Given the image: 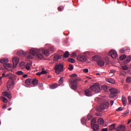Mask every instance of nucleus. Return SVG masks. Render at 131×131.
Segmentation results:
<instances>
[{"instance_id": "nucleus-1", "label": "nucleus", "mask_w": 131, "mask_h": 131, "mask_svg": "<svg viewBox=\"0 0 131 131\" xmlns=\"http://www.w3.org/2000/svg\"><path fill=\"white\" fill-rule=\"evenodd\" d=\"M103 89L104 92L108 91V88L106 85H101L98 83H94L93 85L90 86L89 89L90 91L95 92V93L98 94L99 93L102 89Z\"/></svg>"}, {"instance_id": "nucleus-2", "label": "nucleus", "mask_w": 131, "mask_h": 131, "mask_svg": "<svg viewBox=\"0 0 131 131\" xmlns=\"http://www.w3.org/2000/svg\"><path fill=\"white\" fill-rule=\"evenodd\" d=\"M70 83H71V89H73V90H75L77 89V83L79 81H81V79L79 78H77V79H71L69 80Z\"/></svg>"}, {"instance_id": "nucleus-3", "label": "nucleus", "mask_w": 131, "mask_h": 131, "mask_svg": "<svg viewBox=\"0 0 131 131\" xmlns=\"http://www.w3.org/2000/svg\"><path fill=\"white\" fill-rule=\"evenodd\" d=\"M17 55H18V56H25V57H27V59H32V55L29 54V52H24V51L20 50L19 51L17 52Z\"/></svg>"}, {"instance_id": "nucleus-4", "label": "nucleus", "mask_w": 131, "mask_h": 131, "mask_svg": "<svg viewBox=\"0 0 131 131\" xmlns=\"http://www.w3.org/2000/svg\"><path fill=\"white\" fill-rule=\"evenodd\" d=\"M90 55V52H85L83 55H80L77 58L78 61H80L81 62H85L86 61V57Z\"/></svg>"}, {"instance_id": "nucleus-5", "label": "nucleus", "mask_w": 131, "mask_h": 131, "mask_svg": "<svg viewBox=\"0 0 131 131\" xmlns=\"http://www.w3.org/2000/svg\"><path fill=\"white\" fill-rule=\"evenodd\" d=\"M109 106V103L108 102H104L103 104H101L100 105H99L97 107V111L99 112H102L103 110L108 108Z\"/></svg>"}, {"instance_id": "nucleus-6", "label": "nucleus", "mask_w": 131, "mask_h": 131, "mask_svg": "<svg viewBox=\"0 0 131 131\" xmlns=\"http://www.w3.org/2000/svg\"><path fill=\"white\" fill-rule=\"evenodd\" d=\"M97 63L99 66H104L105 65V63H106V65H108V59L107 58H101L97 60Z\"/></svg>"}, {"instance_id": "nucleus-7", "label": "nucleus", "mask_w": 131, "mask_h": 131, "mask_svg": "<svg viewBox=\"0 0 131 131\" xmlns=\"http://www.w3.org/2000/svg\"><path fill=\"white\" fill-rule=\"evenodd\" d=\"M110 92H111V94H110V98H115L117 96V94L118 93V91L115 89H110Z\"/></svg>"}, {"instance_id": "nucleus-8", "label": "nucleus", "mask_w": 131, "mask_h": 131, "mask_svg": "<svg viewBox=\"0 0 131 131\" xmlns=\"http://www.w3.org/2000/svg\"><path fill=\"white\" fill-rule=\"evenodd\" d=\"M38 53H39V50L36 49H32L30 50V53H29V55L32 56L33 58V56H35V55H37Z\"/></svg>"}, {"instance_id": "nucleus-9", "label": "nucleus", "mask_w": 131, "mask_h": 131, "mask_svg": "<svg viewBox=\"0 0 131 131\" xmlns=\"http://www.w3.org/2000/svg\"><path fill=\"white\" fill-rule=\"evenodd\" d=\"M108 55L112 57L113 59H116V57H117V52H116L115 50H112L108 53Z\"/></svg>"}, {"instance_id": "nucleus-10", "label": "nucleus", "mask_w": 131, "mask_h": 131, "mask_svg": "<svg viewBox=\"0 0 131 131\" xmlns=\"http://www.w3.org/2000/svg\"><path fill=\"white\" fill-rule=\"evenodd\" d=\"M64 67L63 66H55L54 67V70L55 71V73L57 74H60V73L62 72L63 71V68Z\"/></svg>"}, {"instance_id": "nucleus-11", "label": "nucleus", "mask_w": 131, "mask_h": 131, "mask_svg": "<svg viewBox=\"0 0 131 131\" xmlns=\"http://www.w3.org/2000/svg\"><path fill=\"white\" fill-rule=\"evenodd\" d=\"M8 62H9V59L7 58L0 59V63L3 64V66H5L6 65L10 66V63H7Z\"/></svg>"}, {"instance_id": "nucleus-12", "label": "nucleus", "mask_w": 131, "mask_h": 131, "mask_svg": "<svg viewBox=\"0 0 131 131\" xmlns=\"http://www.w3.org/2000/svg\"><path fill=\"white\" fill-rule=\"evenodd\" d=\"M12 86H14V80H13L12 79H10L7 82V90L9 91L10 88H12Z\"/></svg>"}, {"instance_id": "nucleus-13", "label": "nucleus", "mask_w": 131, "mask_h": 131, "mask_svg": "<svg viewBox=\"0 0 131 131\" xmlns=\"http://www.w3.org/2000/svg\"><path fill=\"white\" fill-rule=\"evenodd\" d=\"M125 125H119L116 128V131H125Z\"/></svg>"}, {"instance_id": "nucleus-14", "label": "nucleus", "mask_w": 131, "mask_h": 131, "mask_svg": "<svg viewBox=\"0 0 131 131\" xmlns=\"http://www.w3.org/2000/svg\"><path fill=\"white\" fill-rule=\"evenodd\" d=\"M84 94L87 97H91L93 95V93L90 91V89H84Z\"/></svg>"}, {"instance_id": "nucleus-15", "label": "nucleus", "mask_w": 131, "mask_h": 131, "mask_svg": "<svg viewBox=\"0 0 131 131\" xmlns=\"http://www.w3.org/2000/svg\"><path fill=\"white\" fill-rule=\"evenodd\" d=\"M12 62H13V66H17L18 65V63H19V58L18 57H14L12 59Z\"/></svg>"}, {"instance_id": "nucleus-16", "label": "nucleus", "mask_w": 131, "mask_h": 131, "mask_svg": "<svg viewBox=\"0 0 131 131\" xmlns=\"http://www.w3.org/2000/svg\"><path fill=\"white\" fill-rule=\"evenodd\" d=\"M105 81L112 84H115L116 83L115 80L112 78H106Z\"/></svg>"}, {"instance_id": "nucleus-17", "label": "nucleus", "mask_w": 131, "mask_h": 131, "mask_svg": "<svg viewBox=\"0 0 131 131\" xmlns=\"http://www.w3.org/2000/svg\"><path fill=\"white\" fill-rule=\"evenodd\" d=\"M116 125L115 124H113L109 126V130L111 131H116V128H115V126Z\"/></svg>"}, {"instance_id": "nucleus-18", "label": "nucleus", "mask_w": 131, "mask_h": 131, "mask_svg": "<svg viewBox=\"0 0 131 131\" xmlns=\"http://www.w3.org/2000/svg\"><path fill=\"white\" fill-rule=\"evenodd\" d=\"M41 52H42V54L45 55V56H46V57L50 56V52L47 50L43 49L42 50Z\"/></svg>"}, {"instance_id": "nucleus-19", "label": "nucleus", "mask_w": 131, "mask_h": 131, "mask_svg": "<svg viewBox=\"0 0 131 131\" xmlns=\"http://www.w3.org/2000/svg\"><path fill=\"white\" fill-rule=\"evenodd\" d=\"M5 69L9 71H12L14 69L16 68L15 66H5Z\"/></svg>"}, {"instance_id": "nucleus-20", "label": "nucleus", "mask_w": 131, "mask_h": 131, "mask_svg": "<svg viewBox=\"0 0 131 131\" xmlns=\"http://www.w3.org/2000/svg\"><path fill=\"white\" fill-rule=\"evenodd\" d=\"M92 126V129H93L94 130H97L99 128V125L97 124H91Z\"/></svg>"}, {"instance_id": "nucleus-21", "label": "nucleus", "mask_w": 131, "mask_h": 131, "mask_svg": "<svg viewBox=\"0 0 131 131\" xmlns=\"http://www.w3.org/2000/svg\"><path fill=\"white\" fill-rule=\"evenodd\" d=\"M131 60V56L130 55H129L126 59L125 60V61H124L123 62V64L124 65H126V64H127V63H128V62H129Z\"/></svg>"}, {"instance_id": "nucleus-22", "label": "nucleus", "mask_w": 131, "mask_h": 131, "mask_svg": "<svg viewBox=\"0 0 131 131\" xmlns=\"http://www.w3.org/2000/svg\"><path fill=\"white\" fill-rule=\"evenodd\" d=\"M121 99H122V102L123 103V105L124 106H125V105H126V103H127L126 98H125L124 96H122Z\"/></svg>"}, {"instance_id": "nucleus-23", "label": "nucleus", "mask_w": 131, "mask_h": 131, "mask_svg": "<svg viewBox=\"0 0 131 131\" xmlns=\"http://www.w3.org/2000/svg\"><path fill=\"white\" fill-rule=\"evenodd\" d=\"M32 80H33L32 79H27L25 81V84H26L27 86L30 85V84L32 83Z\"/></svg>"}, {"instance_id": "nucleus-24", "label": "nucleus", "mask_w": 131, "mask_h": 131, "mask_svg": "<svg viewBox=\"0 0 131 131\" xmlns=\"http://www.w3.org/2000/svg\"><path fill=\"white\" fill-rule=\"evenodd\" d=\"M3 95L5 96V97L8 98L9 99H10L11 98V94L8 93V92H3Z\"/></svg>"}, {"instance_id": "nucleus-25", "label": "nucleus", "mask_w": 131, "mask_h": 131, "mask_svg": "<svg viewBox=\"0 0 131 131\" xmlns=\"http://www.w3.org/2000/svg\"><path fill=\"white\" fill-rule=\"evenodd\" d=\"M98 123L99 125H104V120L102 118H99L98 119Z\"/></svg>"}, {"instance_id": "nucleus-26", "label": "nucleus", "mask_w": 131, "mask_h": 131, "mask_svg": "<svg viewBox=\"0 0 131 131\" xmlns=\"http://www.w3.org/2000/svg\"><path fill=\"white\" fill-rule=\"evenodd\" d=\"M61 58V56L60 55H55L54 57V61H58V60H60Z\"/></svg>"}, {"instance_id": "nucleus-27", "label": "nucleus", "mask_w": 131, "mask_h": 131, "mask_svg": "<svg viewBox=\"0 0 131 131\" xmlns=\"http://www.w3.org/2000/svg\"><path fill=\"white\" fill-rule=\"evenodd\" d=\"M49 50L50 53L51 54H53V53H54V46H50L49 48Z\"/></svg>"}, {"instance_id": "nucleus-28", "label": "nucleus", "mask_w": 131, "mask_h": 131, "mask_svg": "<svg viewBox=\"0 0 131 131\" xmlns=\"http://www.w3.org/2000/svg\"><path fill=\"white\" fill-rule=\"evenodd\" d=\"M41 70L40 72L41 74H43V75L48 74V72L46 71V69L41 68Z\"/></svg>"}, {"instance_id": "nucleus-29", "label": "nucleus", "mask_w": 131, "mask_h": 131, "mask_svg": "<svg viewBox=\"0 0 131 131\" xmlns=\"http://www.w3.org/2000/svg\"><path fill=\"white\" fill-rule=\"evenodd\" d=\"M37 57L39 59V60H41V59H42V58H43V55H42V54H39V53H37Z\"/></svg>"}, {"instance_id": "nucleus-30", "label": "nucleus", "mask_w": 131, "mask_h": 131, "mask_svg": "<svg viewBox=\"0 0 131 131\" xmlns=\"http://www.w3.org/2000/svg\"><path fill=\"white\" fill-rule=\"evenodd\" d=\"M31 83H32L33 85H36L38 84V80H37L36 79H33Z\"/></svg>"}, {"instance_id": "nucleus-31", "label": "nucleus", "mask_w": 131, "mask_h": 131, "mask_svg": "<svg viewBox=\"0 0 131 131\" xmlns=\"http://www.w3.org/2000/svg\"><path fill=\"white\" fill-rule=\"evenodd\" d=\"M81 122L83 125H84L86 123V119L85 117L82 118L81 120Z\"/></svg>"}, {"instance_id": "nucleus-32", "label": "nucleus", "mask_w": 131, "mask_h": 131, "mask_svg": "<svg viewBox=\"0 0 131 131\" xmlns=\"http://www.w3.org/2000/svg\"><path fill=\"white\" fill-rule=\"evenodd\" d=\"M125 58H126V56L123 54L122 56H120L119 59L120 60H121V61H123V60H124Z\"/></svg>"}, {"instance_id": "nucleus-33", "label": "nucleus", "mask_w": 131, "mask_h": 131, "mask_svg": "<svg viewBox=\"0 0 131 131\" xmlns=\"http://www.w3.org/2000/svg\"><path fill=\"white\" fill-rule=\"evenodd\" d=\"M63 56H64V58H68V57H69V52L66 51L64 53Z\"/></svg>"}, {"instance_id": "nucleus-34", "label": "nucleus", "mask_w": 131, "mask_h": 131, "mask_svg": "<svg viewBox=\"0 0 131 131\" xmlns=\"http://www.w3.org/2000/svg\"><path fill=\"white\" fill-rule=\"evenodd\" d=\"M98 59H99V56L98 55H95L92 57V60L93 61H97V60H98Z\"/></svg>"}, {"instance_id": "nucleus-35", "label": "nucleus", "mask_w": 131, "mask_h": 131, "mask_svg": "<svg viewBox=\"0 0 131 131\" xmlns=\"http://www.w3.org/2000/svg\"><path fill=\"white\" fill-rule=\"evenodd\" d=\"M96 119L93 118V119H92L91 125L96 124Z\"/></svg>"}, {"instance_id": "nucleus-36", "label": "nucleus", "mask_w": 131, "mask_h": 131, "mask_svg": "<svg viewBox=\"0 0 131 131\" xmlns=\"http://www.w3.org/2000/svg\"><path fill=\"white\" fill-rule=\"evenodd\" d=\"M68 61L70 63H75V60L73 58H68Z\"/></svg>"}, {"instance_id": "nucleus-37", "label": "nucleus", "mask_w": 131, "mask_h": 131, "mask_svg": "<svg viewBox=\"0 0 131 131\" xmlns=\"http://www.w3.org/2000/svg\"><path fill=\"white\" fill-rule=\"evenodd\" d=\"M131 82V77H127L126 78V83H130Z\"/></svg>"}, {"instance_id": "nucleus-38", "label": "nucleus", "mask_w": 131, "mask_h": 131, "mask_svg": "<svg viewBox=\"0 0 131 131\" xmlns=\"http://www.w3.org/2000/svg\"><path fill=\"white\" fill-rule=\"evenodd\" d=\"M121 69L123 70L124 71H126L128 70V67L127 66H122Z\"/></svg>"}, {"instance_id": "nucleus-39", "label": "nucleus", "mask_w": 131, "mask_h": 131, "mask_svg": "<svg viewBox=\"0 0 131 131\" xmlns=\"http://www.w3.org/2000/svg\"><path fill=\"white\" fill-rule=\"evenodd\" d=\"M57 87H58L57 85L56 84H54L51 85L50 88L51 89H56V88H57Z\"/></svg>"}, {"instance_id": "nucleus-40", "label": "nucleus", "mask_w": 131, "mask_h": 131, "mask_svg": "<svg viewBox=\"0 0 131 131\" xmlns=\"http://www.w3.org/2000/svg\"><path fill=\"white\" fill-rule=\"evenodd\" d=\"M17 75H23L24 74V73L23 72V71H17L16 73Z\"/></svg>"}, {"instance_id": "nucleus-41", "label": "nucleus", "mask_w": 131, "mask_h": 131, "mask_svg": "<svg viewBox=\"0 0 131 131\" xmlns=\"http://www.w3.org/2000/svg\"><path fill=\"white\" fill-rule=\"evenodd\" d=\"M1 100H2L3 102H4L5 103H6L7 102H8V100L7 99V98H6L5 97H3L1 99Z\"/></svg>"}, {"instance_id": "nucleus-42", "label": "nucleus", "mask_w": 131, "mask_h": 131, "mask_svg": "<svg viewBox=\"0 0 131 131\" xmlns=\"http://www.w3.org/2000/svg\"><path fill=\"white\" fill-rule=\"evenodd\" d=\"M77 76H78V75H77L76 74H73L70 75V77H71V78H75V77H77Z\"/></svg>"}, {"instance_id": "nucleus-43", "label": "nucleus", "mask_w": 131, "mask_h": 131, "mask_svg": "<svg viewBox=\"0 0 131 131\" xmlns=\"http://www.w3.org/2000/svg\"><path fill=\"white\" fill-rule=\"evenodd\" d=\"M96 101L97 102H102V99L100 98H99V97H97L96 99Z\"/></svg>"}, {"instance_id": "nucleus-44", "label": "nucleus", "mask_w": 131, "mask_h": 131, "mask_svg": "<svg viewBox=\"0 0 131 131\" xmlns=\"http://www.w3.org/2000/svg\"><path fill=\"white\" fill-rule=\"evenodd\" d=\"M63 83V77H61L59 80V84L61 85Z\"/></svg>"}, {"instance_id": "nucleus-45", "label": "nucleus", "mask_w": 131, "mask_h": 131, "mask_svg": "<svg viewBox=\"0 0 131 131\" xmlns=\"http://www.w3.org/2000/svg\"><path fill=\"white\" fill-rule=\"evenodd\" d=\"M71 57H72V58H75V57H76V52H73L71 54Z\"/></svg>"}, {"instance_id": "nucleus-46", "label": "nucleus", "mask_w": 131, "mask_h": 131, "mask_svg": "<svg viewBox=\"0 0 131 131\" xmlns=\"http://www.w3.org/2000/svg\"><path fill=\"white\" fill-rule=\"evenodd\" d=\"M91 118H92V116L91 115H89L87 117V118L86 120H90L91 119Z\"/></svg>"}, {"instance_id": "nucleus-47", "label": "nucleus", "mask_w": 131, "mask_h": 131, "mask_svg": "<svg viewBox=\"0 0 131 131\" xmlns=\"http://www.w3.org/2000/svg\"><path fill=\"white\" fill-rule=\"evenodd\" d=\"M82 71H83V73H87L89 72V70H88V69H83Z\"/></svg>"}, {"instance_id": "nucleus-48", "label": "nucleus", "mask_w": 131, "mask_h": 131, "mask_svg": "<svg viewBox=\"0 0 131 131\" xmlns=\"http://www.w3.org/2000/svg\"><path fill=\"white\" fill-rule=\"evenodd\" d=\"M61 7H62V9L61 7H58V10L59 11V12H61L63 10V9H64V7H63V6H61Z\"/></svg>"}, {"instance_id": "nucleus-49", "label": "nucleus", "mask_w": 131, "mask_h": 131, "mask_svg": "<svg viewBox=\"0 0 131 131\" xmlns=\"http://www.w3.org/2000/svg\"><path fill=\"white\" fill-rule=\"evenodd\" d=\"M115 72H116V71H115V70H111L110 71V73L111 74H115Z\"/></svg>"}, {"instance_id": "nucleus-50", "label": "nucleus", "mask_w": 131, "mask_h": 131, "mask_svg": "<svg viewBox=\"0 0 131 131\" xmlns=\"http://www.w3.org/2000/svg\"><path fill=\"white\" fill-rule=\"evenodd\" d=\"M120 53H121V54H124V49H120Z\"/></svg>"}, {"instance_id": "nucleus-51", "label": "nucleus", "mask_w": 131, "mask_h": 131, "mask_svg": "<svg viewBox=\"0 0 131 131\" xmlns=\"http://www.w3.org/2000/svg\"><path fill=\"white\" fill-rule=\"evenodd\" d=\"M73 69L74 68L73 66H70L69 68H68V69H69L70 71H72Z\"/></svg>"}, {"instance_id": "nucleus-52", "label": "nucleus", "mask_w": 131, "mask_h": 131, "mask_svg": "<svg viewBox=\"0 0 131 131\" xmlns=\"http://www.w3.org/2000/svg\"><path fill=\"white\" fill-rule=\"evenodd\" d=\"M122 111V107H119L117 108V110H116V111H117V112Z\"/></svg>"}, {"instance_id": "nucleus-53", "label": "nucleus", "mask_w": 131, "mask_h": 131, "mask_svg": "<svg viewBox=\"0 0 131 131\" xmlns=\"http://www.w3.org/2000/svg\"><path fill=\"white\" fill-rule=\"evenodd\" d=\"M128 113H129L128 111H126L125 112V113H124L123 116H126V115L128 114Z\"/></svg>"}, {"instance_id": "nucleus-54", "label": "nucleus", "mask_w": 131, "mask_h": 131, "mask_svg": "<svg viewBox=\"0 0 131 131\" xmlns=\"http://www.w3.org/2000/svg\"><path fill=\"white\" fill-rule=\"evenodd\" d=\"M128 103L131 104V96H128Z\"/></svg>"}, {"instance_id": "nucleus-55", "label": "nucleus", "mask_w": 131, "mask_h": 131, "mask_svg": "<svg viewBox=\"0 0 131 131\" xmlns=\"http://www.w3.org/2000/svg\"><path fill=\"white\" fill-rule=\"evenodd\" d=\"M101 131H108L107 128H103L101 129Z\"/></svg>"}, {"instance_id": "nucleus-56", "label": "nucleus", "mask_w": 131, "mask_h": 131, "mask_svg": "<svg viewBox=\"0 0 131 131\" xmlns=\"http://www.w3.org/2000/svg\"><path fill=\"white\" fill-rule=\"evenodd\" d=\"M25 68H26V69H27V70H28V71H30V69H31V68H30V66H26V67H25Z\"/></svg>"}, {"instance_id": "nucleus-57", "label": "nucleus", "mask_w": 131, "mask_h": 131, "mask_svg": "<svg viewBox=\"0 0 131 131\" xmlns=\"http://www.w3.org/2000/svg\"><path fill=\"white\" fill-rule=\"evenodd\" d=\"M20 66H26V65H25V62H21L20 63Z\"/></svg>"}, {"instance_id": "nucleus-58", "label": "nucleus", "mask_w": 131, "mask_h": 131, "mask_svg": "<svg viewBox=\"0 0 131 131\" xmlns=\"http://www.w3.org/2000/svg\"><path fill=\"white\" fill-rule=\"evenodd\" d=\"M27 66H29V65H31V64H32V61H29V62H27Z\"/></svg>"}, {"instance_id": "nucleus-59", "label": "nucleus", "mask_w": 131, "mask_h": 131, "mask_svg": "<svg viewBox=\"0 0 131 131\" xmlns=\"http://www.w3.org/2000/svg\"><path fill=\"white\" fill-rule=\"evenodd\" d=\"M38 86L40 87V88H42L43 86V84L42 83H38Z\"/></svg>"}, {"instance_id": "nucleus-60", "label": "nucleus", "mask_w": 131, "mask_h": 131, "mask_svg": "<svg viewBox=\"0 0 131 131\" xmlns=\"http://www.w3.org/2000/svg\"><path fill=\"white\" fill-rule=\"evenodd\" d=\"M37 75L40 76L41 75H43V74H41L40 72H37L36 73Z\"/></svg>"}, {"instance_id": "nucleus-61", "label": "nucleus", "mask_w": 131, "mask_h": 131, "mask_svg": "<svg viewBox=\"0 0 131 131\" xmlns=\"http://www.w3.org/2000/svg\"><path fill=\"white\" fill-rule=\"evenodd\" d=\"M6 77H11L10 74H7L6 76H5Z\"/></svg>"}, {"instance_id": "nucleus-62", "label": "nucleus", "mask_w": 131, "mask_h": 131, "mask_svg": "<svg viewBox=\"0 0 131 131\" xmlns=\"http://www.w3.org/2000/svg\"><path fill=\"white\" fill-rule=\"evenodd\" d=\"M130 122H131V119L128 120V121L127 123V124L128 125L130 123Z\"/></svg>"}, {"instance_id": "nucleus-63", "label": "nucleus", "mask_w": 131, "mask_h": 131, "mask_svg": "<svg viewBox=\"0 0 131 131\" xmlns=\"http://www.w3.org/2000/svg\"><path fill=\"white\" fill-rule=\"evenodd\" d=\"M56 66H64V64L60 63L59 64L56 65Z\"/></svg>"}, {"instance_id": "nucleus-64", "label": "nucleus", "mask_w": 131, "mask_h": 131, "mask_svg": "<svg viewBox=\"0 0 131 131\" xmlns=\"http://www.w3.org/2000/svg\"><path fill=\"white\" fill-rule=\"evenodd\" d=\"M110 103H111V106H112L113 105L114 101L113 100H111Z\"/></svg>"}]
</instances>
